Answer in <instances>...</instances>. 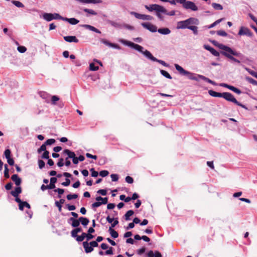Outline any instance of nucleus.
Listing matches in <instances>:
<instances>
[{
    "mask_svg": "<svg viewBox=\"0 0 257 257\" xmlns=\"http://www.w3.org/2000/svg\"><path fill=\"white\" fill-rule=\"evenodd\" d=\"M199 20L195 18H190L186 20L178 22L176 28L177 29H189L191 25H198Z\"/></svg>",
    "mask_w": 257,
    "mask_h": 257,
    "instance_id": "f257e3e1",
    "label": "nucleus"
},
{
    "mask_svg": "<svg viewBox=\"0 0 257 257\" xmlns=\"http://www.w3.org/2000/svg\"><path fill=\"white\" fill-rule=\"evenodd\" d=\"M145 7L149 12L155 11L157 17L160 20H163V17L161 13L165 14L166 12V9L164 7L157 4H152L149 6L146 5Z\"/></svg>",
    "mask_w": 257,
    "mask_h": 257,
    "instance_id": "f03ea898",
    "label": "nucleus"
},
{
    "mask_svg": "<svg viewBox=\"0 0 257 257\" xmlns=\"http://www.w3.org/2000/svg\"><path fill=\"white\" fill-rule=\"evenodd\" d=\"M174 66L176 69L179 72L181 75L187 76V77L190 80L196 81L198 80L197 77L195 76V74L185 70L179 64H175Z\"/></svg>",
    "mask_w": 257,
    "mask_h": 257,
    "instance_id": "7ed1b4c3",
    "label": "nucleus"
},
{
    "mask_svg": "<svg viewBox=\"0 0 257 257\" xmlns=\"http://www.w3.org/2000/svg\"><path fill=\"white\" fill-rule=\"evenodd\" d=\"M176 1L177 3L182 4L183 8L186 10H190L192 11H197L198 10V8L195 4L191 1L186 0Z\"/></svg>",
    "mask_w": 257,
    "mask_h": 257,
    "instance_id": "20e7f679",
    "label": "nucleus"
},
{
    "mask_svg": "<svg viewBox=\"0 0 257 257\" xmlns=\"http://www.w3.org/2000/svg\"><path fill=\"white\" fill-rule=\"evenodd\" d=\"M120 42L122 44H123L125 45L128 46L129 47H131L134 48V49L137 50L138 51L142 53L146 57V52H149V51H148L147 50H144V48L142 46H141L139 45L135 44L133 42H130V41H126V40H121L120 41Z\"/></svg>",
    "mask_w": 257,
    "mask_h": 257,
    "instance_id": "39448f33",
    "label": "nucleus"
},
{
    "mask_svg": "<svg viewBox=\"0 0 257 257\" xmlns=\"http://www.w3.org/2000/svg\"><path fill=\"white\" fill-rule=\"evenodd\" d=\"M222 98H224L226 100L232 102L243 108L247 109L245 105L242 104L239 102L237 101L234 96L229 92H223Z\"/></svg>",
    "mask_w": 257,
    "mask_h": 257,
    "instance_id": "423d86ee",
    "label": "nucleus"
},
{
    "mask_svg": "<svg viewBox=\"0 0 257 257\" xmlns=\"http://www.w3.org/2000/svg\"><path fill=\"white\" fill-rule=\"evenodd\" d=\"M42 18L46 21L50 22L53 20L61 19L64 20V18L60 16L57 13H44L42 16Z\"/></svg>",
    "mask_w": 257,
    "mask_h": 257,
    "instance_id": "0eeeda50",
    "label": "nucleus"
},
{
    "mask_svg": "<svg viewBox=\"0 0 257 257\" xmlns=\"http://www.w3.org/2000/svg\"><path fill=\"white\" fill-rule=\"evenodd\" d=\"M130 14L138 19L144 21H152L153 19V17L150 15L141 14L135 12H131Z\"/></svg>",
    "mask_w": 257,
    "mask_h": 257,
    "instance_id": "6e6552de",
    "label": "nucleus"
},
{
    "mask_svg": "<svg viewBox=\"0 0 257 257\" xmlns=\"http://www.w3.org/2000/svg\"><path fill=\"white\" fill-rule=\"evenodd\" d=\"M217 46L220 49L223 50L225 51V52L229 53L231 54V55L235 56H239L241 54L239 52H237L233 50L231 48L226 46L225 45H224L221 44H218Z\"/></svg>",
    "mask_w": 257,
    "mask_h": 257,
    "instance_id": "1a4fd4ad",
    "label": "nucleus"
},
{
    "mask_svg": "<svg viewBox=\"0 0 257 257\" xmlns=\"http://www.w3.org/2000/svg\"><path fill=\"white\" fill-rule=\"evenodd\" d=\"M217 46L220 49L223 50L225 51V52L229 53L231 54V55L235 56H239L241 54L239 52H237L233 50L231 48L226 46L225 45H224L221 44H218Z\"/></svg>",
    "mask_w": 257,
    "mask_h": 257,
    "instance_id": "9d476101",
    "label": "nucleus"
},
{
    "mask_svg": "<svg viewBox=\"0 0 257 257\" xmlns=\"http://www.w3.org/2000/svg\"><path fill=\"white\" fill-rule=\"evenodd\" d=\"M217 46L220 49L223 50L225 51V52L229 53L231 54V55L235 56H239L241 54L239 52H237L233 50L231 48L226 46L225 45H224L221 44H218Z\"/></svg>",
    "mask_w": 257,
    "mask_h": 257,
    "instance_id": "9b49d317",
    "label": "nucleus"
},
{
    "mask_svg": "<svg viewBox=\"0 0 257 257\" xmlns=\"http://www.w3.org/2000/svg\"><path fill=\"white\" fill-rule=\"evenodd\" d=\"M238 35L239 36H246L249 37H252L253 36L251 31L245 27H241L239 29Z\"/></svg>",
    "mask_w": 257,
    "mask_h": 257,
    "instance_id": "f8f14e48",
    "label": "nucleus"
},
{
    "mask_svg": "<svg viewBox=\"0 0 257 257\" xmlns=\"http://www.w3.org/2000/svg\"><path fill=\"white\" fill-rule=\"evenodd\" d=\"M146 57L148 58L149 59L153 61H155L159 63L160 64H162V65L165 66V67H169V64L166 63L165 61L159 60L154 57L152 54L150 52H146Z\"/></svg>",
    "mask_w": 257,
    "mask_h": 257,
    "instance_id": "ddd939ff",
    "label": "nucleus"
},
{
    "mask_svg": "<svg viewBox=\"0 0 257 257\" xmlns=\"http://www.w3.org/2000/svg\"><path fill=\"white\" fill-rule=\"evenodd\" d=\"M141 25L144 28L149 30L151 32L154 33L157 31V27L155 25L150 23H142Z\"/></svg>",
    "mask_w": 257,
    "mask_h": 257,
    "instance_id": "4468645a",
    "label": "nucleus"
},
{
    "mask_svg": "<svg viewBox=\"0 0 257 257\" xmlns=\"http://www.w3.org/2000/svg\"><path fill=\"white\" fill-rule=\"evenodd\" d=\"M65 155H67L69 158L72 159L73 163L74 164H77L78 163V157H76L74 152H71L69 150L65 149Z\"/></svg>",
    "mask_w": 257,
    "mask_h": 257,
    "instance_id": "2eb2a0df",
    "label": "nucleus"
},
{
    "mask_svg": "<svg viewBox=\"0 0 257 257\" xmlns=\"http://www.w3.org/2000/svg\"><path fill=\"white\" fill-rule=\"evenodd\" d=\"M15 201L19 204V208L20 210H23L24 208L26 207L30 209V205L26 201H23L20 198H16Z\"/></svg>",
    "mask_w": 257,
    "mask_h": 257,
    "instance_id": "dca6fc26",
    "label": "nucleus"
},
{
    "mask_svg": "<svg viewBox=\"0 0 257 257\" xmlns=\"http://www.w3.org/2000/svg\"><path fill=\"white\" fill-rule=\"evenodd\" d=\"M99 40L102 43L105 44V45H106L109 47H112V48L117 49H120V47L118 45H117L116 44H113V43H110L105 39L100 38L99 39Z\"/></svg>",
    "mask_w": 257,
    "mask_h": 257,
    "instance_id": "f3484780",
    "label": "nucleus"
},
{
    "mask_svg": "<svg viewBox=\"0 0 257 257\" xmlns=\"http://www.w3.org/2000/svg\"><path fill=\"white\" fill-rule=\"evenodd\" d=\"M39 96L47 103H50L51 95L44 91H40L39 93Z\"/></svg>",
    "mask_w": 257,
    "mask_h": 257,
    "instance_id": "a211bd4d",
    "label": "nucleus"
},
{
    "mask_svg": "<svg viewBox=\"0 0 257 257\" xmlns=\"http://www.w3.org/2000/svg\"><path fill=\"white\" fill-rule=\"evenodd\" d=\"M22 192V188L20 186H18L15 189L11 192V194L16 198H19V195Z\"/></svg>",
    "mask_w": 257,
    "mask_h": 257,
    "instance_id": "6ab92c4d",
    "label": "nucleus"
},
{
    "mask_svg": "<svg viewBox=\"0 0 257 257\" xmlns=\"http://www.w3.org/2000/svg\"><path fill=\"white\" fill-rule=\"evenodd\" d=\"M83 246L86 253H89L93 250V248L90 245L87 241L83 242Z\"/></svg>",
    "mask_w": 257,
    "mask_h": 257,
    "instance_id": "aec40b11",
    "label": "nucleus"
},
{
    "mask_svg": "<svg viewBox=\"0 0 257 257\" xmlns=\"http://www.w3.org/2000/svg\"><path fill=\"white\" fill-rule=\"evenodd\" d=\"M11 179L17 186H20L21 184L22 180L17 174L12 175Z\"/></svg>",
    "mask_w": 257,
    "mask_h": 257,
    "instance_id": "412c9836",
    "label": "nucleus"
},
{
    "mask_svg": "<svg viewBox=\"0 0 257 257\" xmlns=\"http://www.w3.org/2000/svg\"><path fill=\"white\" fill-rule=\"evenodd\" d=\"M68 222L69 223H71V225L74 227H77L80 224L79 219L77 220L73 217H71L70 219H69L68 220Z\"/></svg>",
    "mask_w": 257,
    "mask_h": 257,
    "instance_id": "4be33fe9",
    "label": "nucleus"
},
{
    "mask_svg": "<svg viewBox=\"0 0 257 257\" xmlns=\"http://www.w3.org/2000/svg\"><path fill=\"white\" fill-rule=\"evenodd\" d=\"M147 257H162V254L158 251H155L154 252L152 250H150L148 252Z\"/></svg>",
    "mask_w": 257,
    "mask_h": 257,
    "instance_id": "5701e85b",
    "label": "nucleus"
},
{
    "mask_svg": "<svg viewBox=\"0 0 257 257\" xmlns=\"http://www.w3.org/2000/svg\"><path fill=\"white\" fill-rule=\"evenodd\" d=\"M65 41H67L68 42H74V43H78L79 42L78 39L74 36H65Z\"/></svg>",
    "mask_w": 257,
    "mask_h": 257,
    "instance_id": "b1692460",
    "label": "nucleus"
},
{
    "mask_svg": "<svg viewBox=\"0 0 257 257\" xmlns=\"http://www.w3.org/2000/svg\"><path fill=\"white\" fill-rule=\"evenodd\" d=\"M82 27L86 29H88V30L92 31L93 32H94L95 33H97L98 34L101 33V32L98 29H96V28H95L94 27H93L92 26H91L89 25H82Z\"/></svg>",
    "mask_w": 257,
    "mask_h": 257,
    "instance_id": "393cba45",
    "label": "nucleus"
},
{
    "mask_svg": "<svg viewBox=\"0 0 257 257\" xmlns=\"http://www.w3.org/2000/svg\"><path fill=\"white\" fill-rule=\"evenodd\" d=\"M84 4H100L102 3L101 0H76Z\"/></svg>",
    "mask_w": 257,
    "mask_h": 257,
    "instance_id": "a878e982",
    "label": "nucleus"
},
{
    "mask_svg": "<svg viewBox=\"0 0 257 257\" xmlns=\"http://www.w3.org/2000/svg\"><path fill=\"white\" fill-rule=\"evenodd\" d=\"M158 33L162 35H168L171 33V31L167 28H160L157 30Z\"/></svg>",
    "mask_w": 257,
    "mask_h": 257,
    "instance_id": "bb28decb",
    "label": "nucleus"
},
{
    "mask_svg": "<svg viewBox=\"0 0 257 257\" xmlns=\"http://www.w3.org/2000/svg\"><path fill=\"white\" fill-rule=\"evenodd\" d=\"M222 54L224 56H225V57H227L228 58H229V59H230L231 60H232L235 62H236L237 63H240V61H239L235 58L233 57L231 55V54L229 53H228L226 52H222Z\"/></svg>",
    "mask_w": 257,
    "mask_h": 257,
    "instance_id": "cd10ccee",
    "label": "nucleus"
},
{
    "mask_svg": "<svg viewBox=\"0 0 257 257\" xmlns=\"http://www.w3.org/2000/svg\"><path fill=\"white\" fill-rule=\"evenodd\" d=\"M208 93L210 95L215 97H222L223 93H219L214 91L213 90H209Z\"/></svg>",
    "mask_w": 257,
    "mask_h": 257,
    "instance_id": "c85d7f7f",
    "label": "nucleus"
},
{
    "mask_svg": "<svg viewBox=\"0 0 257 257\" xmlns=\"http://www.w3.org/2000/svg\"><path fill=\"white\" fill-rule=\"evenodd\" d=\"M65 21L68 22L70 24L76 25L79 23V21L75 18H65Z\"/></svg>",
    "mask_w": 257,
    "mask_h": 257,
    "instance_id": "c756f323",
    "label": "nucleus"
},
{
    "mask_svg": "<svg viewBox=\"0 0 257 257\" xmlns=\"http://www.w3.org/2000/svg\"><path fill=\"white\" fill-rule=\"evenodd\" d=\"M59 100V97L56 95H51L50 98V102L52 104L55 105L56 104V102Z\"/></svg>",
    "mask_w": 257,
    "mask_h": 257,
    "instance_id": "7c9ffc66",
    "label": "nucleus"
},
{
    "mask_svg": "<svg viewBox=\"0 0 257 257\" xmlns=\"http://www.w3.org/2000/svg\"><path fill=\"white\" fill-rule=\"evenodd\" d=\"M11 3L19 8H23L25 7L22 3L18 1L12 0Z\"/></svg>",
    "mask_w": 257,
    "mask_h": 257,
    "instance_id": "2f4dec72",
    "label": "nucleus"
},
{
    "mask_svg": "<svg viewBox=\"0 0 257 257\" xmlns=\"http://www.w3.org/2000/svg\"><path fill=\"white\" fill-rule=\"evenodd\" d=\"M64 202V199H60L59 201H56L55 202V206L58 208L59 211H61L62 204Z\"/></svg>",
    "mask_w": 257,
    "mask_h": 257,
    "instance_id": "473e14b6",
    "label": "nucleus"
},
{
    "mask_svg": "<svg viewBox=\"0 0 257 257\" xmlns=\"http://www.w3.org/2000/svg\"><path fill=\"white\" fill-rule=\"evenodd\" d=\"M109 232L111 236L113 238H116L118 236V233L114 230L113 229L111 228V227H109L108 229Z\"/></svg>",
    "mask_w": 257,
    "mask_h": 257,
    "instance_id": "72a5a7b5",
    "label": "nucleus"
},
{
    "mask_svg": "<svg viewBox=\"0 0 257 257\" xmlns=\"http://www.w3.org/2000/svg\"><path fill=\"white\" fill-rule=\"evenodd\" d=\"M79 222H80L84 226H86L89 222L88 219L83 217H80L79 218Z\"/></svg>",
    "mask_w": 257,
    "mask_h": 257,
    "instance_id": "f704fd0d",
    "label": "nucleus"
},
{
    "mask_svg": "<svg viewBox=\"0 0 257 257\" xmlns=\"http://www.w3.org/2000/svg\"><path fill=\"white\" fill-rule=\"evenodd\" d=\"M134 213V212L132 210L127 211L124 215L125 219L126 220H130V217L132 216Z\"/></svg>",
    "mask_w": 257,
    "mask_h": 257,
    "instance_id": "c9c22d12",
    "label": "nucleus"
},
{
    "mask_svg": "<svg viewBox=\"0 0 257 257\" xmlns=\"http://www.w3.org/2000/svg\"><path fill=\"white\" fill-rule=\"evenodd\" d=\"M82 231V229L81 228H76L74 229H73L72 231H71V235H72V236L73 237H76L77 235V233L78 232H80Z\"/></svg>",
    "mask_w": 257,
    "mask_h": 257,
    "instance_id": "e433bc0d",
    "label": "nucleus"
},
{
    "mask_svg": "<svg viewBox=\"0 0 257 257\" xmlns=\"http://www.w3.org/2000/svg\"><path fill=\"white\" fill-rule=\"evenodd\" d=\"M212 6L213 8V9L216 10H223V7L222 6V5H221L219 4L213 3L212 4Z\"/></svg>",
    "mask_w": 257,
    "mask_h": 257,
    "instance_id": "4c0bfd02",
    "label": "nucleus"
},
{
    "mask_svg": "<svg viewBox=\"0 0 257 257\" xmlns=\"http://www.w3.org/2000/svg\"><path fill=\"white\" fill-rule=\"evenodd\" d=\"M160 73L163 76L168 79H171L172 78L170 74L168 72L165 70H161Z\"/></svg>",
    "mask_w": 257,
    "mask_h": 257,
    "instance_id": "58836bf2",
    "label": "nucleus"
},
{
    "mask_svg": "<svg viewBox=\"0 0 257 257\" xmlns=\"http://www.w3.org/2000/svg\"><path fill=\"white\" fill-rule=\"evenodd\" d=\"M86 236V233L83 232L81 235H79V236L77 235V236L76 237V240L79 242L82 241L84 239Z\"/></svg>",
    "mask_w": 257,
    "mask_h": 257,
    "instance_id": "ea45409f",
    "label": "nucleus"
},
{
    "mask_svg": "<svg viewBox=\"0 0 257 257\" xmlns=\"http://www.w3.org/2000/svg\"><path fill=\"white\" fill-rule=\"evenodd\" d=\"M245 70L246 71H247L252 76L257 78V72H256L251 70L250 69L247 68V67L245 68Z\"/></svg>",
    "mask_w": 257,
    "mask_h": 257,
    "instance_id": "a19ab883",
    "label": "nucleus"
},
{
    "mask_svg": "<svg viewBox=\"0 0 257 257\" xmlns=\"http://www.w3.org/2000/svg\"><path fill=\"white\" fill-rule=\"evenodd\" d=\"M99 67L98 66H96L95 63H91L89 65V69L91 71H96L98 69Z\"/></svg>",
    "mask_w": 257,
    "mask_h": 257,
    "instance_id": "79ce46f5",
    "label": "nucleus"
},
{
    "mask_svg": "<svg viewBox=\"0 0 257 257\" xmlns=\"http://www.w3.org/2000/svg\"><path fill=\"white\" fill-rule=\"evenodd\" d=\"M229 90L233 91L237 94H240L241 93V91L239 89L231 85L229 87Z\"/></svg>",
    "mask_w": 257,
    "mask_h": 257,
    "instance_id": "37998d69",
    "label": "nucleus"
},
{
    "mask_svg": "<svg viewBox=\"0 0 257 257\" xmlns=\"http://www.w3.org/2000/svg\"><path fill=\"white\" fill-rule=\"evenodd\" d=\"M67 199L69 200H71L72 199H75L78 197V195L76 194H68L66 196Z\"/></svg>",
    "mask_w": 257,
    "mask_h": 257,
    "instance_id": "c03bdc74",
    "label": "nucleus"
},
{
    "mask_svg": "<svg viewBox=\"0 0 257 257\" xmlns=\"http://www.w3.org/2000/svg\"><path fill=\"white\" fill-rule=\"evenodd\" d=\"M9 171V170L8 168V165L7 164H6L5 165L4 176L6 178H9L10 177Z\"/></svg>",
    "mask_w": 257,
    "mask_h": 257,
    "instance_id": "a18cd8bd",
    "label": "nucleus"
},
{
    "mask_svg": "<svg viewBox=\"0 0 257 257\" xmlns=\"http://www.w3.org/2000/svg\"><path fill=\"white\" fill-rule=\"evenodd\" d=\"M189 30H191L193 31V33L195 35L198 34V28L195 26H191L189 29Z\"/></svg>",
    "mask_w": 257,
    "mask_h": 257,
    "instance_id": "49530a36",
    "label": "nucleus"
},
{
    "mask_svg": "<svg viewBox=\"0 0 257 257\" xmlns=\"http://www.w3.org/2000/svg\"><path fill=\"white\" fill-rule=\"evenodd\" d=\"M84 11L92 15H96L97 13L92 9H85Z\"/></svg>",
    "mask_w": 257,
    "mask_h": 257,
    "instance_id": "de8ad7c7",
    "label": "nucleus"
},
{
    "mask_svg": "<svg viewBox=\"0 0 257 257\" xmlns=\"http://www.w3.org/2000/svg\"><path fill=\"white\" fill-rule=\"evenodd\" d=\"M18 51L21 53H24L27 51V48L25 46H20L17 48Z\"/></svg>",
    "mask_w": 257,
    "mask_h": 257,
    "instance_id": "09e8293b",
    "label": "nucleus"
},
{
    "mask_svg": "<svg viewBox=\"0 0 257 257\" xmlns=\"http://www.w3.org/2000/svg\"><path fill=\"white\" fill-rule=\"evenodd\" d=\"M56 228V231L58 232V233L59 235H60L62 234V232L63 230V226H58L56 224H55V226Z\"/></svg>",
    "mask_w": 257,
    "mask_h": 257,
    "instance_id": "8fccbe9b",
    "label": "nucleus"
},
{
    "mask_svg": "<svg viewBox=\"0 0 257 257\" xmlns=\"http://www.w3.org/2000/svg\"><path fill=\"white\" fill-rule=\"evenodd\" d=\"M11 152L10 150L7 149L5 150V151L4 152V155L7 159L11 158Z\"/></svg>",
    "mask_w": 257,
    "mask_h": 257,
    "instance_id": "3c124183",
    "label": "nucleus"
},
{
    "mask_svg": "<svg viewBox=\"0 0 257 257\" xmlns=\"http://www.w3.org/2000/svg\"><path fill=\"white\" fill-rule=\"evenodd\" d=\"M246 80L251 84L257 86V81L255 80L254 79L250 78V77H246Z\"/></svg>",
    "mask_w": 257,
    "mask_h": 257,
    "instance_id": "603ef678",
    "label": "nucleus"
},
{
    "mask_svg": "<svg viewBox=\"0 0 257 257\" xmlns=\"http://www.w3.org/2000/svg\"><path fill=\"white\" fill-rule=\"evenodd\" d=\"M217 34L218 35L223 37H226L227 36V33L223 30H219L217 31Z\"/></svg>",
    "mask_w": 257,
    "mask_h": 257,
    "instance_id": "864d4df0",
    "label": "nucleus"
},
{
    "mask_svg": "<svg viewBox=\"0 0 257 257\" xmlns=\"http://www.w3.org/2000/svg\"><path fill=\"white\" fill-rule=\"evenodd\" d=\"M160 1L164 3H169L171 5H176V0H160Z\"/></svg>",
    "mask_w": 257,
    "mask_h": 257,
    "instance_id": "5fc2aeb1",
    "label": "nucleus"
},
{
    "mask_svg": "<svg viewBox=\"0 0 257 257\" xmlns=\"http://www.w3.org/2000/svg\"><path fill=\"white\" fill-rule=\"evenodd\" d=\"M55 142V140L53 139H48L47 140L45 144H46V145H51L53 144H54Z\"/></svg>",
    "mask_w": 257,
    "mask_h": 257,
    "instance_id": "6e6d98bb",
    "label": "nucleus"
},
{
    "mask_svg": "<svg viewBox=\"0 0 257 257\" xmlns=\"http://www.w3.org/2000/svg\"><path fill=\"white\" fill-rule=\"evenodd\" d=\"M109 174V172L108 171L106 170H103L99 172V175L102 177H104L107 176Z\"/></svg>",
    "mask_w": 257,
    "mask_h": 257,
    "instance_id": "4d7b16f0",
    "label": "nucleus"
},
{
    "mask_svg": "<svg viewBox=\"0 0 257 257\" xmlns=\"http://www.w3.org/2000/svg\"><path fill=\"white\" fill-rule=\"evenodd\" d=\"M123 27L126 29L129 30H134L135 28L134 26L128 25V24H124L123 25Z\"/></svg>",
    "mask_w": 257,
    "mask_h": 257,
    "instance_id": "13d9d810",
    "label": "nucleus"
},
{
    "mask_svg": "<svg viewBox=\"0 0 257 257\" xmlns=\"http://www.w3.org/2000/svg\"><path fill=\"white\" fill-rule=\"evenodd\" d=\"M222 20V19H219V20H217V21H216L215 22H214L213 23H212L209 27V28H212L213 27H214V26H215L216 25L218 24L219 23H220Z\"/></svg>",
    "mask_w": 257,
    "mask_h": 257,
    "instance_id": "bf43d9fd",
    "label": "nucleus"
},
{
    "mask_svg": "<svg viewBox=\"0 0 257 257\" xmlns=\"http://www.w3.org/2000/svg\"><path fill=\"white\" fill-rule=\"evenodd\" d=\"M125 181L128 183H130V184H132L134 182V179L132 177H130V176H126L125 177Z\"/></svg>",
    "mask_w": 257,
    "mask_h": 257,
    "instance_id": "052dcab7",
    "label": "nucleus"
},
{
    "mask_svg": "<svg viewBox=\"0 0 257 257\" xmlns=\"http://www.w3.org/2000/svg\"><path fill=\"white\" fill-rule=\"evenodd\" d=\"M110 177H111L112 181H114V182L117 181L118 179V176L117 174H111L110 175Z\"/></svg>",
    "mask_w": 257,
    "mask_h": 257,
    "instance_id": "680f3d73",
    "label": "nucleus"
},
{
    "mask_svg": "<svg viewBox=\"0 0 257 257\" xmlns=\"http://www.w3.org/2000/svg\"><path fill=\"white\" fill-rule=\"evenodd\" d=\"M45 151H46V145L45 144H43L38 150L39 153H40L42 151L45 152Z\"/></svg>",
    "mask_w": 257,
    "mask_h": 257,
    "instance_id": "e2e57ef3",
    "label": "nucleus"
},
{
    "mask_svg": "<svg viewBox=\"0 0 257 257\" xmlns=\"http://www.w3.org/2000/svg\"><path fill=\"white\" fill-rule=\"evenodd\" d=\"M90 171L91 172V175L93 177H96L98 176V173L95 171L93 168L90 169Z\"/></svg>",
    "mask_w": 257,
    "mask_h": 257,
    "instance_id": "0e129e2a",
    "label": "nucleus"
},
{
    "mask_svg": "<svg viewBox=\"0 0 257 257\" xmlns=\"http://www.w3.org/2000/svg\"><path fill=\"white\" fill-rule=\"evenodd\" d=\"M101 205H102V203L101 202L97 201V202H95L93 203H92V207L93 208H96V207H98L99 206H100Z\"/></svg>",
    "mask_w": 257,
    "mask_h": 257,
    "instance_id": "69168bd1",
    "label": "nucleus"
},
{
    "mask_svg": "<svg viewBox=\"0 0 257 257\" xmlns=\"http://www.w3.org/2000/svg\"><path fill=\"white\" fill-rule=\"evenodd\" d=\"M66 206L69 211H72L76 209L75 206L73 205L67 204Z\"/></svg>",
    "mask_w": 257,
    "mask_h": 257,
    "instance_id": "338daca9",
    "label": "nucleus"
},
{
    "mask_svg": "<svg viewBox=\"0 0 257 257\" xmlns=\"http://www.w3.org/2000/svg\"><path fill=\"white\" fill-rule=\"evenodd\" d=\"M210 52L215 56L217 57L219 56V53L214 48H213Z\"/></svg>",
    "mask_w": 257,
    "mask_h": 257,
    "instance_id": "774afa93",
    "label": "nucleus"
}]
</instances>
